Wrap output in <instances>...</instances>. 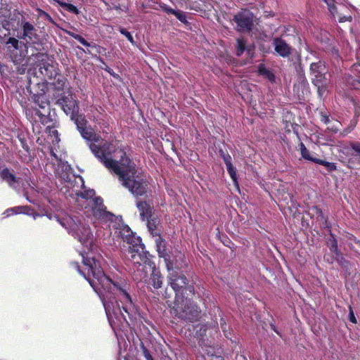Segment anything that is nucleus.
<instances>
[{
    "label": "nucleus",
    "mask_w": 360,
    "mask_h": 360,
    "mask_svg": "<svg viewBox=\"0 0 360 360\" xmlns=\"http://www.w3.org/2000/svg\"><path fill=\"white\" fill-rule=\"evenodd\" d=\"M80 255L87 270V274L80 270L77 262H74L73 264L98 294L107 316H109L111 314H117L116 311L121 312L120 307L117 304L116 298L114 296L115 292H112V290H116L120 301L122 303L123 310L130 314L134 309V304L129 292V285L125 282L112 281L104 274L94 258L85 257L87 253L84 250Z\"/></svg>",
    "instance_id": "obj_1"
},
{
    "label": "nucleus",
    "mask_w": 360,
    "mask_h": 360,
    "mask_svg": "<svg viewBox=\"0 0 360 360\" xmlns=\"http://www.w3.org/2000/svg\"><path fill=\"white\" fill-rule=\"evenodd\" d=\"M91 148L100 162L118 176L122 186L134 196L148 198L152 195L148 181L139 175L135 163L127 156L123 150H120L121 155L119 160H115L111 158V154L117 149L112 144L104 143L101 146L93 144Z\"/></svg>",
    "instance_id": "obj_2"
},
{
    "label": "nucleus",
    "mask_w": 360,
    "mask_h": 360,
    "mask_svg": "<svg viewBox=\"0 0 360 360\" xmlns=\"http://www.w3.org/2000/svg\"><path fill=\"white\" fill-rule=\"evenodd\" d=\"M67 224L69 227H66L65 223L60 221L61 225L68 229L75 238L83 245L88 250H90L93 247V233L90 227L81 219H77L76 220L72 218L66 219Z\"/></svg>",
    "instance_id": "obj_3"
},
{
    "label": "nucleus",
    "mask_w": 360,
    "mask_h": 360,
    "mask_svg": "<svg viewBox=\"0 0 360 360\" xmlns=\"http://www.w3.org/2000/svg\"><path fill=\"white\" fill-rule=\"evenodd\" d=\"M128 250L130 254V260L135 265H137L134 279L141 281L147 276L144 264L149 261V254L145 250V246L141 243V239L139 240V243H135L132 245L128 246Z\"/></svg>",
    "instance_id": "obj_4"
},
{
    "label": "nucleus",
    "mask_w": 360,
    "mask_h": 360,
    "mask_svg": "<svg viewBox=\"0 0 360 360\" xmlns=\"http://www.w3.org/2000/svg\"><path fill=\"white\" fill-rule=\"evenodd\" d=\"M169 284L175 292V300L185 297V295H193L194 286L189 283L186 276L174 267L169 271Z\"/></svg>",
    "instance_id": "obj_5"
},
{
    "label": "nucleus",
    "mask_w": 360,
    "mask_h": 360,
    "mask_svg": "<svg viewBox=\"0 0 360 360\" xmlns=\"http://www.w3.org/2000/svg\"><path fill=\"white\" fill-rule=\"evenodd\" d=\"M172 313L185 321L194 322L198 320L200 309L193 302L184 297L174 301Z\"/></svg>",
    "instance_id": "obj_6"
},
{
    "label": "nucleus",
    "mask_w": 360,
    "mask_h": 360,
    "mask_svg": "<svg viewBox=\"0 0 360 360\" xmlns=\"http://www.w3.org/2000/svg\"><path fill=\"white\" fill-rule=\"evenodd\" d=\"M233 21L236 24V30L237 31L249 33L254 29L255 17L250 11L242 9L234 15Z\"/></svg>",
    "instance_id": "obj_7"
},
{
    "label": "nucleus",
    "mask_w": 360,
    "mask_h": 360,
    "mask_svg": "<svg viewBox=\"0 0 360 360\" xmlns=\"http://www.w3.org/2000/svg\"><path fill=\"white\" fill-rule=\"evenodd\" d=\"M92 213L95 219L101 223H112L118 220L117 217L106 210L103 199L100 197H95L93 199Z\"/></svg>",
    "instance_id": "obj_8"
},
{
    "label": "nucleus",
    "mask_w": 360,
    "mask_h": 360,
    "mask_svg": "<svg viewBox=\"0 0 360 360\" xmlns=\"http://www.w3.org/2000/svg\"><path fill=\"white\" fill-rule=\"evenodd\" d=\"M111 224H112V227L117 230L116 231L117 236L122 238L124 241H126L129 246L132 245L133 243H139L141 238L134 236L127 225L121 223V219L118 218V220Z\"/></svg>",
    "instance_id": "obj_9"
},
{
    "label": "nucleus",
    "mask_w": 360,
    "mask_h": 360,
    "mask_svg": "<svg viewBox=\"0 0 360 360\" xmlns=\"http://www.w3.org/2000/svg\"><path fill=\"white\" fill-rule=\"evenodd\" d=\"M155 242L156 244L158 256L164 259L165 265L168 271L174 267V263L171 259L169 251L167 247V242L159 233L155 234Z\"/></svg>",
    "instance_id": "obj_10"
},
{
    "label": "nucleus",
    "mask_w": 360,
    "mask_h": 360,
    "mask_svg": "<svg viewBox=\"0 0 360 360\" xmlns=\"http://www.w3.org/2000/svg\"><path fill=\"white\" fill-rule=\"evenodd\" d=\"M326 65L322 61L312 63L310 65V72L313 76L311 82L313 84L327 82Z\"/></svg>",
    "instance_id": "obj_11"
},
{
    "label": "nucleus",
    "mask_w": 360,
    "mask_h": 360,
    "mask_svg": "<svg viewBox=\"0 0 360 360\" xmlns=\"http://www.w3.org/2000/svg\"><path fill=\"white\" fill-rule=\"evenodd\" d=\"M300 153L302 155V158L304 160H309L311 162H314L315 163L319 164L321 165H323L326 167V169L328 172L335 171L337 169V167L335 163L333 162H329L319 158H314L310 155L309 150L306 148L304 144L303 143H300Z\"/></svg>",
    "instance_id": "obj_12"
},
{
    "label": "nucleus",
    "mask_w": 360,
    "mask_h": 360,
    "mask_svg": "<svg viewBox=\"0 0 360 360\" xmlns=\"http://www.w3.org/2000/svg\"><path fill=\"white\" fill-rule=\"evenodd\" d=\"M21 27L22 33L18 37L20 39L25 40L27 43H34L36 40H38L37 30L30 22L22 20L21 22Z\"/></svg>",
    "instance_id": "obj_13"
},
{
    "label": "nucleus",
    "mask_w": 360,
    "mask_h": 360,
    "mask_svg": "<svg viewBox=\"0 0 360 360\" xmlns=\"http://www.w3.org/2000/svg\"><path fill=\"white\" fill-rule=\"evenodd\" d=\"M273 45L276 53L281 57H288L292 53L291 46L281 38H275L273 41Z\"/></svg>",
    "instance_id": "obj_14"
},
{
    "label": "nucleus",
    "mask_w": 360,
    "mask_h": 360,
    "mask_svg": "<svg viewBox=\"0 0 360 360\" xmlns=\"http://www.w3.org/2000/svg\"><path fill=\"white\" fill-rule=\"evenodd\" d=\"M136 207L140 212V217L143 221L152 217L153 205L148 200H137Z\"/></svg>",
    "instance_id": "obj_15"
},
{
    "label": "nucleus",
    "mask_w": 360,
    "mask_h": 360,
    "mask_svg": "<svg viewBox=\"0 0 360 360\" xmlns=\"http://www.w3.org/2000/svg\"><path fill=\"white\" fill-rule=\"evenodd\" d=\"M0 176L4 181L7 182L11 188H16L18 186L20 179L17 178L13 171H11L9 169H3L0 172Z\"/></svg>",
    "instance_id": "obj_16"
},
{
    "label": "nucleus",
    "mask_w": 360,
    "mask_h": 360,
    "mask_svg": "<svg viewBox=\"0 0 360 360\" xmlns=\"http://www.w3.org/2000/svg\"><path fill=\"white\" fill-rule=\"evenodd\" d=\"M328 244L329 249H330V252H332L335 254V259L341 264L343 262H345L344 257H342V253L340 252V251L338 249V241L335 239L334 235L331 233H330V237L328 240Z\"/></svg>",
    "instance_id": "obj_17"
},
{
    "label": "nucleus",
    "mask_w": 360,
    "mask_h": 360,
    "mask_svg": "<svg viewBox=\"0 0 360 360\" xmlns=\"http://www.w3.org/2000/svg\"><path fill=\"white\" fill-rule=\"evenodd\" d=\"M91 143L89 144V148L91 150V151L94 153V155L96 156L95 153L93 152V150H91V146L94 144L96 145V146H101L103 145H104V143H110L112 144L116 149L117 150L115 152H113L111 154V158L112 160H114L112 158V154L115 153H117L121 155V153H120V150H122L121 148L120 147H117L116 146H115L111 142H109V141H104L103 139H101V136L96 134H95V137H94L93 139H91Z\"/></svg>",
    "instance_id": "obj_18"
},
{
    "label": "nucleus",
    "mask_w": 360,
    "mask_h": 360,
    "mask_svg": "<svg viewBox=\"0 0 360 360\" xmlns=\"http://www.w3.org/2000/svg\"><path fill=\"white\" fill-rule=\"evenodd\" d=\"M150 284L153 286L155 289H159L162 288V277L161 274L159 271H153L150 278Z\"/></svg>",
    "instance_id": "obj_19"
},
{
    "label": "nucleus",
    "mask_w": 360,
    "mask_h": 360,
    "mask_svg": "<svg viewBox=\"0 0 360 360\" xmlns=\"http://www.w3.org/2000/svg\"><path fill=\"white\" fill-rule=\"evenodd\" d=\"M72 119L75 120L79 131L86 128L87 120L83 115H72Z\"/></svg>",
    "instance_id": "obj_20"
},
{
    "label": "nucleus",
    "mask_w": 360,
    "mask_h": 360,
    "mask_svg": "<svg viewBox=\"0 0 360 360\" xmlns=\"http://www.w3.org/2000/svg\"><path fill=\"white\" fill-rule=\"evenodd\" d=\"M209 6L212 7L211 0H197L193 3L192 8L198 11L208 9Z\"/></svg>",
    "instance_id": "obj_21"
},
{
    "label": "nucleus",
    "mask_w": 360,
    "mask_h": 360,
    "mask_svg": "<svg viewBox=\"0 0 360 360\" xmlns=\"http://www.w3.org/2000/svg\"><path fill=\"white\" fill-rule=\"evenodd\" d=\"M25 57V55L22 52L18 53L17 51L10 50V58L15 65L21 64L24 60Z\"/></svg>",
    "instance_id": "obj_22"
},
{
    "label": "nucleus",
    "mask_w": 360,
    "mask_h": 360,
    "mask_svg": "<svg viewBox=\"0 0 360 360\" xmlns=\"http://www.w3.org/2000/svg\"><path fill=\"white\" fill-rule=\"evenodd\" d=\"M147 220V227L148 231L153 235V237H155V234L158 233L156 231L157 224H158V219L150 217L148 219H146Z\"/></svg>",
    "instance_id": "obj_23"
},
{
    "label": "nucleus",
    "mask_w": 360,
    "mask_h": 360,
    "mask_svg": "<svg viewBox=\"0 0 360 360\" xmlns=\"http://www.w3.org/2000/svg\"><path fill=\"white\" fill-rule=\"evenodd\" d=\"M236 54L240 56L246 49V40L242 37L237 39Z\"/></svg>",
    "instance_id": "obj_24"
},
{
    "label": "nucleus",
    "mask_w": 360,
    "mask_h": 360,
    "mask_svg": "<svg viewBox=\"0 0 360 360\" xmlns=\"http://www.w3.org/2000/svg\"><path fill=\"white\" fill-rule=\"evenodd\" d=\"M56 1L65 10H66L70 13H75L76 15L79 14V10L74 5H72L71 4H68V3H65L63 1H60L59 0H56Z\"/></svg>",
    "instance_id": "obj_25"
},
{
    "label": "nucleus",
    "mask_w": 360,
    "mask_h": 360,
    "mask_svg": "<svg viewBox=\"0 0 360 360\" xmlns=\"http://www.w3.org/2000/svg\"><path fill=\"white\" fill-rule=\"evenodd\" d=\"M46 131L49 133V135L50 136H54V140L52 141L53 143V144H56V143H58L59 141H60V139L58 137V131L56 129V127L55 126H47L46 129Z\"/></svg>",
    "instance_id": "obj_26"
},
{
    "label": "nucleus",
    "mask_w": 360,
    "mask_h": 360,
    "mask_svg": "<svg viewBox=\"0 0 360 360\" xmlns=\"http://www.w3.org/2000/svg\"><path fill=\"white\" fill-rule=\"evenodd\" d=\"M259 73L261 75L264 76L266 78H267L269 81H274V75L268 69H266L264 66L260 65L259 67Z\"/></svg>",
    "instance_id": "obj_27"
},
{
    "label": "nucleus",
    "mask_w": 360,
    "mask_h": 360,
    "mask_svg": "<svg viewBox=\"0 0 360 360\" xmlns=\"http://www.w3.org/2000/svg\"><path fill=\"white\" fill-rule=\"evenodd\" d=\"M75 107L76 104L75 101H71L69 103L68 101H65V104L63 105V109L67 115L72 112V115H74Z\"/></svg>",
    "instance_id": "obj_28"
},
{
    "label": "nucleus",
    "mask_w": 360,
    "mask_h": 360,
    "mask_svg": "<svg viewBox=\"0 0 360 360\" xmlns=\"http://www.w3.org/2000/svg\"><path fill=\"white\" fill-rule=\"evenodd\" d=\"M22 42H20L17 39L14 37H10L6 42V44L8 46L7 48L10 50L11 47H13L15 51H18L19 49V44Z\"/></svg>",
    "instance_id": "obj_29"
},
{
    "label": "nucleus",
    "mask_w": 360,
    "mask_h": 360,
    "mask_svg": "<svg viewBox=\"0 0 360 360\" xmlns=\"http://www.w3.org/2000/svg\"><path fill=\"white\" fill-rule=\"evenodd\" d=\"M82 137L88 141H91V139L95 137V133L91 129H87L84 128V129L79 131Z\"/></svg>",
    "instance_id": "obj_30"
},
{
    "label": "nucleus",
    "mask_w": 360,
    "mask_h": 360,
    "mask_svg": "<svg viewBox=\"0 0 360 360\" xmlns=\"http://www.w3.org/2000/svg\"><path fill=\"white\" fill-rule=\"evenodd\" d=\"M317 87L319 95L321 97L326 92V82L313 84Z\"/></svg>",
    "instance_id": "obj_31"
},
{
    "label": "nucleus",
    "mask_w": 360,
    "mask_h": 360,
    "mask_svg": "<svg viewBox=\"0 0 360 360\" xmlns=\"http://www.w3.org/2000/svg\"><path fill=\"white\" fill-rule=\"evenodd\" d=\"M174 15L176 16V18L181 21V22L186 24L188 22L187 18L186 13L182 11H176L173 13Z\"/></svg>",
    "instance_id": "obj_32"
},
{
    "label": "nucleus",
    "mask_w": 360,
    "mask_h": 360,
    "mask_svg": "<svg viewBox=\"0 0 360 360\" xmlns=\"http://www.w3.org/2000/svg\"><path fill=\"white\" fill-rule=\"evenodd\" d=\"M141 349L146 360H153V356L150 354L149 350L145 347L143 343L141 344Z\"/></svg>",
    "instance_id": "obj_33"
},
{
    "label": "nucleus",
    "mask_w": 360,
    "mask_h": 360,
    "mask_svg": "<svg viewBox=\"0 0 360 360\" xmlns=\"http://www.w3.org/2000/svg\"><path fill=\"white\" fill-rule=\"evenodd\" d=\"M349 146L355 152V155H359L360 157V143L351 142Z\"/></svg>",
    "instance_id": "obj_34"
},
{
    "label": "nucleus",
    "mask_w": 360,
    "mask_h": 360,
    "mask_svg": "<svg viewBox=\"0 0 360 360\" xmlns=\"http://www.w3.org/2000/svg\"><path fill=\"white\" fill-rule=\"evenodd\" d=\"M120 32L122 34H123L124 36H125L127 37V39L131 43V44H134V38L132 37V35L131 34V33L129 32H128L127 30H126L124 28H121L120 30Z\"/></svg>",
    "instance_id": "obj_35"
},
{
    "label": "nucleus",
    "mask_w": 360,
    "mask_h": 360,
    "mask_svg": "<svg viewBox=\"0 0 360 360\" xmlns=\"http://www.w3.org/2000/svg\"><path fill=\"white\" fill-rule=\"evenodd\" d=\"M220 154L226 164V166L232 164L231 163V157L228 153L226 154L224 153L223 150H220Z\"/></svg>",
    "instance_id": "obj_36"
},
{
    "label": "nucleus",
    "mask_w": 360,
    "mask_h": 360,
    "mask_svg": "<svg viewBox=\"0 0 360 360\" xmlns=\"http://www.w3.org/2000/svg\"><path fill=\"white\" fill-rule=\"evenodd\" d=\"M95 195V192L94 190H89L84 192H81L79 195L86 199L91 198Z\"/></svg>",
    "instance_id": "obj_37"
},
{
    "label": "nucleus",
    "mask_w": 360,
    "mask_h": 360,
    "mask_svg": "<svg viewBox=\"0 0 360 360\" xmlns=\"http://www.w3.org/2000/svg\"><path fill=\"white\" fill-rule=\"evenodd\" d=\"M226 169L231 177L235 181L236 179V172L232 164L227 165Z\"/></svg>",
    "instance_id": "obj_38"
},
{
    "label": "nucleus",
    "mask_w": 360,
    "mask_h": 360,
    "mask_svg": "<svg viewBox=\"0 0 360 360\" xmlns=\"http://www.w3.org/2000/svg\"><path fill=\"white\" fill-rule=\"evenodd\" d=\"M25 207H26L18 206V207H15L9 208V209H8V210H6L5 211V213H8V212H11V214H18L20 212H22V210L23 209H25Z\"/></svg>",
    "instance_id": "obj_39"
},
{
    "label": "nucleus",
    "mask_w": 360,
    "mask_h": 360,
    "mask_svg": "<svg viewBox=\"0 0 360 360\" xmlns=\"http://www.w3.org/2000/svg\"><path fill=\"white\" fill-rule=\"evenodd\" d=\"M221 327L222 328V330L224 333V335L226 337V338H229V326H227V324L224 321V320L221 319Z\"/></svg>",
    "instance_id": "obj_40"
},
{
    "label": "nucleus",
    "mask_w": 360,
    "mask_h": 360,
    "mask_svg": "<svg viewBox=\"0 0 360 360\" xmlns=\"http://www.w3.org/2000/svg\"><path fill=\"white\" fill-rule=\"evenodd\" d=\"M160 7L161 8V9L167 13H171L173 15V13H174L175 10L169 7L167 5L165 4H160Z\"/></svg>",
    "instance_id": "obj_41"
},
{
    "label": "nucleus",
    "mask_w": 360,
    "mask_h": 360,
    "mask_svg": "<svg viewBox=\"0 0 360 360\" xmlns=\"http://www.w3.org/2000/svg\"><path fill=\"white\" fill-rule=\"evenodd\" d=\"M39 14L41 18H44L45 20H49L51 22H53V20L52 18L50 16V15L46 13L45 11L39 10Z\"/></svg>",
    "instance_id": "obj_42"
},
{
    "label": "nucleus",
    "mask_w": 360,
    "mask_h": 360,
    "mask_svg": "<svg viewBox=\"0 0 360 360\" xmlns=\"http://www.w3.org/2000/svg\"><path fill=\"white\" fill-rule=\"evenodd\" d=\"M349 313L348 319L352 323H356V319L354 316L352 307L351 306H349Z\"/></svg>",
    "instance_id": "obj_43"
},
{
    "label": "nucleus",
    "mask_w": 360,
    "mask_h": 360,
    "mask_svg": "<svg viewBox=\"0 0 360 360\" xmlns=\"http://www.w3.org/2000/svg\"><path fill=\"white\" fill-rule=\"evenodd\" d=\"M323 1L328 4L329 10L332 13H334L335 12H336V11H335L336 9V7L334 5H332L330 4L331 0H323Z\"/></svg>",
    "instance_id": "obj_44"
},
{
    "label": "nucleus",
    "mask_w": 360,
    "mask_h": 360,
    "mask_svg": "<svg viewBox=\"0 0 360 360\" xmlns=\"http://www.w3.org/2000/svg\"><path fill=\"white\" fill-rule=\"evenodd\" d=\"M352 16L351 15H349V16H346V15H342V16H339V22H346V21H352Z\"/></svg>",
    "instance_id": "obj_45"
},
{
    "label": "nucleus",
    "mask_w": 360,
    "mask_h": 360,
    "mask_svg": "<svg viewBox=\"0 0 360 360\" xmlns=\"http://www.w3.org/2000/svg\"><path fill=\"white\" fill-rule=\"evenodd\" d=\"M65 32H66V34H68L69 36H70V37H73V38H74V39H76V38L77 37V36L79 35V34H76V33H75V32H71V31H68V30H66V31H65Z\"/></svg>",
    "instance_id": "obj_46"
},
{
    "label": "nucleus",
    "mask_w": 360,
    "mask_h": 360,
    "mask_svg": "<svg viewBox=\"0 0 360 360\" xmlns=\"http://www.w3.org/2000/svg\"><path fill=\"white\" fill-rule=\"evenodd\" d=\"M86 47H93V48H97L98 46L96 44L91 45L90 43H89L86 40H85V42L82 44Z\"/></svg>",
    "instance_id": "obj_47"
},
{
    "label": "nucleus",
    "mask_w": 360,
    "mask_h": 360,
    "mask_svg": "<svg viewBox=\"0 0 360 360\" xmlns=\"http://www.w3.org/2000/svg\"><path fill=\"white\" fill-rule=\"evenodd\" d=\"M352 86L355 89H360V81L359 80L354 81Z\"/></svg>",
    "instance_id": "obj_48"
},
{
    "label": "nucleus",
    "mask_w": 360,
    "mask_h": 360,
    "mask_svg": "<svg viewBox=\"0 0 360 360\" xmlns=\"http://www.w3.org/2000/svg\"><path fill=\"white\" fill-rule=\"evenodd\" d=\"M76 40H77L79 43L83 44L85 42L86 39L84 37H82L81 35L79 34L77 36V37L76 38Z\"/></svg>",
    "instance_id": "obj_49"
},
{
    "label": "nucleus",
    "mask_w": 360,
    "mask_h": 360,
    "mask_svg": "<svg viewBox=\"0 0 360 360\" xmlns=\"http://www.w3.org/2000/svg\"><path fill=\"white\" fill-rule=\"evenodd\" d=\"M25 69H26L25 67H24V65H22V67L18 68L17 72L19 74L22 75L25 73Z\"/></svg>",
    "instance_id": "obj_50"
},
{
    "label": "nucleus",
    "mask_w": 360,
    "mask_h": 360,
    "mask_svg": "<svg viewBox=\"0 0 360 360\" xmlns=\"http://www.w3.org/2000/svg\"><path fill=\"white\" fill-rule=\"evenodd\" d=\"M77 48H78L79 50H82V51H84V53H86L91 54V51H90V50H89V49H87L86 51H85L84 49H82V48H81V47H79V46H78Z\"/></svg>",
    "instance_id": "obj_51"
},
{
    "label": "nucleus",
    "mask_w": 360,
    "mask_h": 360,
    "mask_svg": "<svg viewBox=\"0 0 360 360\" xmlns=\"http://www.w3.org/2000/svg\"><path fill=\"white\" fill-rule=\"evenodd\" d=\"M43 56H44L43 53H39L37 54V58H39V59L42 58Z\"/></svg>",
    "instance_id": "obj_52"
},
{
    "label": "nucleus",
    "mask_w": 360,
    "mask_h": 360,
    "mask_svg": "<svg viewBox=\"0 0 360 360\" xmlns=\"http://www.w3.org/2000/svg\"><path fill=\"white\" fill-rule=\"evenodd\" d=\"M323 120L324 121V122H325L326 124H327V123L329 122V119H328V117H324L323 118Z\"/></svg>",
    "instance_id": "obj_53"
},
{
    "label": "nucleus",
    "mask_w": 360,
    "mask_h": 360,
    "mask_svg": "<svg viewBox=\"0 0 360 360\" xmlns=\"http://www.w3.org/2000/svg\"><path fill=\"white\" fill-rule=\"evenodd\" d=\"M354 243H355L356 244H358V245H360V240H357V239L354 238Z\"/></svg>",
    "instance_id": "obj_54"
},
{
    "label": "nucleus",
    "mask_w": 360,
    "mask_h": 360,
    "mask_svg": "<svg viewBox=\"0 0 360 360\" xmlns=\"http://www.w3.org/2000/svg\"><path fill=\"white\" fill-rule=\"evenodd\" d=\"M271 328L278 333V332L276 331V328H275V326L274 325H271Z\"/></svg>",
    "instance_id": "obj_55"
},
{
    "label": "nucleus",
    "mask_w": 360,
    "mask_h": 360,
    "mask_svg": "<svg viewBox=\"0 0 360 360\" xmlns=\"http://www.w3.org/2000/svg\"><path fill=\"white\" fill-rule=\"evenodd\" d=\"M111 70H112L111 69H109V70H108L107 71H108L110 75H113V76L115 77V75L112 73V71H111Z\"/></svg>",
    "instance_id": "obj_56"
},
{
    "label": "nucleus",
    "mask_w": 360,
    "mask_h": 360,
    "mask_svg": "<svg viewBox=\"0 0 360 360\" xmlns=\"http://www.w3.org/2000/svg\"><path fill=\"white\" fill-rule=\"evenodd\" d=\"M317 212L320 214V216L323 217L322 212L320 210H318Z\"/></svg>",
    "instance_id": "obj_57"
},
{
    "label": "nucleus",
    "mask_w": 360,
    "mask_h": 360,
    "mask_svg": "<svg viewBox=\"0 0 360 360\" xmlns=\"http://www.w3.org/2000/svg\"><path fill=\"white\" fill-rule=\"evenodd\" d=\"M4 214H6V216H7V217H8V216H10V215H11V214H11V212H8V213H5V212H4Z\"/></svg>",
    "instance_id": "obj_58"
},
{
    "label": "nucleus",
    "mask_w": 360,
    "mask_h": 360,
    "mask_svg": "<svg viewBox=\"0 0 360 360\" xmlns=\"http://www.w3.org/2000/svg\"><path fill=\"white\" fill-rule=\"evenodd\" d=\"M43 67L46 70V65L44 63L42 64Z\"/></svg>",
    "instance_id": "obj_59"
},
{
    "label": "nucleus",
    "mask_w": 360,
    "mask_h": 360,
    "mask_svg": "<svg viewBox=\"0 0 360 360\" xmlns=\"http://www.w3.org/2000/svg\"><path fill=\"white\" fill-rule=\"evenodd\" d=\"M51 155H53V156H55V153L51 150Z\"/></svg>",
    "instance_id": "obj_60"
},
{
    "label": "nucleus",
    "mask_w": 360,
    "mask_h": 360,
    "mask_svg": "<svg viewBox=\"0 0 360 360\" xmlns=\"http://www.w3.org/2000/svg\"><path fill=\"white\" fill-rule=\"evenodd\" d=\"M40 108H44L43 105H39Z\"/></svg>",
    "instance_id": "obj_61"
}]
</instances>
